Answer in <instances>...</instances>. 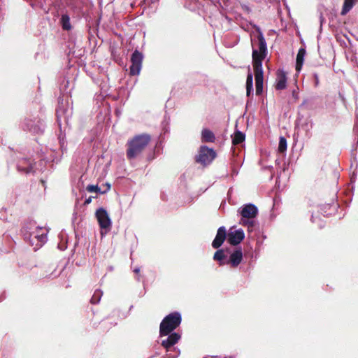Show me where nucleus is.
I'll return each instance as SVG.
<instances>
[{
	"label": "nucleus",
	"mask_w": 358,
	"mask_h": 358,
	"mask_svg": "<svg viewBox=\"0 0 358 358\" xmlns=\"http://www.w3.org/2000/svg\"><path fill=\"white\" fill-rule=\"evenodd\" d=\"M151 140V136L146 133L136 134L128 139L126 143L127 159L131 160L139 157L150 143Z\"/></svg>",
	"instance_id": "nucleus-1"
},
{
	"label": "nucleus",
	"mask_w": 358,
	"mask_h": 358,
	"mask_svg": "<svg viewBox=\"0 0 358 358\" xmlns=\"http://www.w3.org/2000/svg\"><path fill=\"white\" fill-rule=\"evenodd\" d=\"M181 321V315L178 312H173L166 315L160 323V336H165L171 334L180 326Z\"/></svg>",
	"instance_id": "nucleus-2"
},
{
	"label": "nucleus",
	"mask_w": 358,
	"mask_h": 358,
	"mask_svg": "<svg viewBox=\"0 0 358 358\" xmlns=\"http://www.w3.org/2000/svg\"><path fill=\"white\" fill-rule=\"evenodd\" d=\"M258 40V49L252 50V66H262V62L266 58L267 55V46L264 37L262 32L257 35Z\"/></svg>",
	"instance_id": "nucleus-3"
},
{
	"label": "nucleus",
	"mask_w": 358,
	"mask_h": 358,
	"mask_svg": "<svg viewBox=\"0 0 358 358\" xmlns=\"http://www.w3.org/2000/svg\"><path fill=\"white\" fill-rule=\"evenodd\" d=\"M240 214L242 216L240 223L243 226H248L249 228L252 227L254 222L249 220L255 218L257 215L258 209L254 204H245L242 207Z\"/></svg>",
	"instance_id": "nucleus-4"
},
{
	"label": "nucleus",
	"mask_w": 358,
	"mask_h": 358,
	"mask_svg": "<svg viewBox=\"0 0 358 358\" xmlns=\"http://www.w3.org/2000/svg\"><path fill=\"white\" fill-rule=\"evenodd\" d=\"M216 157V152L213 148L202 145L199 148V154L195 157V161L202 166H206L209 165Z\"/></svg>",
	"instance_id": "nucleus-5"
},
{
	"label": "nucleus",
	"mask_w": 358,
	"mask_h": 358,
	"mask_svg": "<svg viewBox=\"0 0 358 358\" xmlns=\"http://www.w3.org/2000/svg\"><path fill=\"white\" fill-rule=\"evenodd\" d=\"M95 215L98 221L99 225L101 229V235H103V230L104 233L106 234L108 231H110L112 224L110 218L109 217V215L106 210H105L103 208H100L96 210Z\"/></svg>",
	"instance_id": "nucleus-6"
},
{
	"label": "nucleus",
	"mask_w": 358,
	"mask_h": 358,
	"mask_svg": "<svg viewBox=\"0 0 358 358\" xmlns=\"http://www.w3.org/2000/svg\"><path fill=\"white\" fill-rule=\"evenodd\" d=\"M143 56L138 50H135L131 57V65L129 68V73L131 76H136L140 73Z\"/></svg>",
	"instance_id": "nucleus-7"
},
{
	"label": "nucleus",
	"mask_w": 358,
	"mask_h": 358,
	"mask_svg": "<svg viewBox=\"0 0 358 358\" xmlns=\"http://www.w3.org/2000/svg\"><path fill=\"white\" fill-rule=\"evenodd\" d=\"M256 94L261 95L263 92L264 72L262 66H253Z\"/></svg>",
	"instance_id": "nucleus-8"
},
{
	"label": "nucleus",
	"mask_w": 358,
	"mask_h": 358,
	"mask_svg": "<svg viewBox=\"0 0 358 358\" xmlns=\"http://www.w3.org/2000/svg\"><path fill=\"white\" fill-rule=\"evenodd\" d=\"M35 162L34 160L28 158H22L19 160L17 169L20 172L25 173H34Z\"/></svg>",
	"instance_id": "nucleus-9"
},
{
	"label": "nucleus",
	"mask_w": 358,
	"mask_h": 358,
	"mask_svg": "<svg viewBox=\"0 0 358 358\" xmlns=\"http://www.w3.org/2000/svg\"><path fill=\"white\" fill-rule=\"evenodd\" d=\"M227 238V231L224 227H220L217 231V234L212 243V247L215 249L219 248Z\"/></svg>",
	"instance_id": "nucleus-10"
},
{
	"label": "nucleus",
	"mask_w": 358,
	"mask_h": 358,
	"mask_svg": "<svg viewBox=\"0 0 358 358\" xmlns=\"http://www.w3.org/2000/svg\"><path fill=\"white\" fill-rule=\"evenodd\" d=\"M167 336L168 337L166 339L163 340L161 345L166 350V351H169L171 347L179 341L181 336L176 332L171 333Z\"/></svg>",
	"instance_id": "nucleus-11"
},
{
	"label": "nucleus",
	"mask_w": 358,
	"mask_h": 358,
	"mask_svg": "<svg viewBox=\"0 0 358 358\" xmlns=\"http://www.w3.org/2000/svg\"><path fill=\"white\" fill-rule=\"evenodd\" d=\"M245 238V234L243 230L239 229L234 231H231L228 234V242L232 245L239 244Z\"/></svg>",
	"instance_id": "nucleus-12"
},
{
	"label": "nucleus",
	"mask_w": 358,
	"mask_h": 358,
	"mask_svg": "<svg viewBox=\"0 0 358 358\" xmlns=\"http://www.w3.org/2000/svg\"><path fill=\"white\" fill-rule=\"evenodd\" d=\"M287 87L286 73L281 69H278L276 73V80L275 87L277 90H282Z\"/></svg>",
	"instance_id": "nucleus-13"
},
{
	"label": "nucleus",
	"mask_w": 358,
	"mask_h": 358,
	"mask_svg": "<svg viewBox=\"0 0 358 358\" xmlns=\"http://www.w3.org/2000/svg\"><path fill=\"white\" fill-rule=\"evenodd\" d=\"M242 259L243 252L241 250H236L231 254L229 259L226 264H230L233 268H236L241 264Z\"/></svg>",
	"instance_id": "nucleus-14"
},
{
	"label": "nucleus",
	"mask_w": 358,
	"mask_h": 358,
	"mask_svg": "<svg viewBox=\"0 0 358 358\" xmlns=\"http://www.w3.org/2000/svg\"><path fill=\"white\" fill-rule=\"evenodd\" d=\"M201 141L203 143H214L215 136L210 129H203L201 131Z\"/></svg>",
	"instance_id": "nucleus-15"
},
{
	"label": "nucleus",
	"mask_w": 358,
	"mask_h": 358,
	"mask_svg": "<svg viewBox=\"0 0 358 358\" xmlns=\"http://www.w3.org/2000/svg\"><path fill=\"white\" fill-rule=\"evenodd\" d=\"M306 55V50L304 48H300L296 55V71H300L304 60V57Z\"/></svg>",
	"instance_id": "nucleus-16"
},
{
	"label": "nucleus",
	"mask_w": 358,
	"mask_h": 358,
	"mask_svg": "<svg viewBox=\"0 0 358 358\" xmlns=\"http://www.w3.org/2000/svg\"><path fill=\"white\" fill-rule=\"evenodd\" d=\"M357 2L358 0H344L341 15H345Z\"/></svg>",
	"instance_id": "nucleus-17"
},
{
	"label": "nucleus",
	"mask_w": 358,
	"mask_h": 358,
	"mask_svg": "<svg viewBox=\"0 0 358 358\" xmlns=\"http://www.w3.org/2000/svg\"><path fill=\"white\" fill-rule=\"evenodd\" d=\"M253 90V76L251 72H248L246 79V95L250 96Z\"/></svg>",
	"instance_id": "nucleus-18"
},
{
	"label": "nucleus",
	"mask_w": 358,
	"mask_h": 358,
	"mask_svg": "<svg viewBox=\"0 0 358 358\" xmlns=\"http://www.w3.org/2000/svg\"><path fill=\"white\" fill-rule=\"evenodd\" d=\"M245 134L240 131H236L232 136V143L233 145H239L245 141Z\"/></svg>",
	"instance_id": "nucleus-19"
},
{
	"label": "nucleus",
	"mask_w": 358,
	"mask_h": 358,
	"mask_svg": "<svg viewBox=\"0 0 358 358\" xmlns=\"http://www.w3.org/2000/svg\"><path fill=\"white\" fill-rule=\"evenodd\" d=\"M60 22L64 30L69 31L71 29L70 17L68 15H62L60 19Z\"/></svg>",
	"instance_id": "nucleus-20"
},
{
	"label": "nucleus",
	"mask_w": 358,
	"mask_h": 358,
	"mask_svg": "<svg viewBox=\"0 0 358 358\" xmlns=\"http://www.w3.org/2000/svg\"><path fill=\"white\" fill-rule=\"evenodd\" d=\"M106 186H107V189L104 191H101L100 188L97 185H87L86 187V189L89 192H100L101 194H103L106 191L109 190L110 188V185L109 184L107 183Z\"/></svg>",
	"instance_id": "nucleus-21"
},
{
	"label": "nucleus",
	"mask_w": 358,
	"mask_h": 358,
	"mask_svg": "<svg viewBox=\"0 0 358 358\" xmlns=\"http://www.w3.org/2000/svg\"><path fill=\"white\" fill-rule=\"evenodd\" d=\"M226 258V255L223 250H217L213 256V259L220 262V265H223L224 263L222 262Z\"/></svg>",
	"instance_id": "nucleus-22"
},
{
	"label": "nucleus",
	"mask_w": 358,
	"mask_h": 358,
	"mask_svg": "<svg viewBox=\"0 0 358 358\" xmlns=\"http://www.w3.org/2000/svg\"><path fill=\"white\" fill-rule=\"evenodd\" d=\"M287 150V140L285 137L280 136L278 144V151L281 153L285 152Z\"/></svg>",
	"instance_id": "nucleus-23"
},
{
	"label": "nucleus",
	"mask_w": 358,
	"mask_h": 358,
	"mask_svg": "<svg viewBox=\"0 0 358 358\" xmlns=\"http://www.w3.org/2000/svg\"><path fill=\"white\" fill-rule=\"evenodd\" d=\"M101 296V292L100 290H96L90 299V302L92 304H96L99 302Z\"/></svg>",
	"instance_id": "nucleus-24"
},
{
	"label": "nucleus",
	"mask_w": 358,
	"mask_h": 358,
	"mask_svg": "<svg viewBox=\"0 0 358 358\" xmlns=\"http://www.w3.org/2000/svg\"><path fill=\"white\" fill-rule=\"evenodd\" d=\"M36 238H37L41 242H44L46 239V234H37Z\"/></svg>",
	"instance_id": "nucleus-25"
},
{
	"label": "nucleus",
	"mask_w": 358,
	"mask_h": 358,
	"mask_svg": "<svg viewBox=\"0 0 358 358\" xmlns=\"http://www.w3.org/2000/svg\"><path fill=\"white\" fill-rule=\"evenodd\" d=\"M314 79H315V85L317 86L319 85V78L317 73L314 74Z\"/></svg>",
	"instance_id": "nucleus-26"
},
{
	"label": "nucleus",
	"mask_w": 358,
	"mask_h": 358,
	"mask_svg": "<svg viewBox=\"0 0 358 358\" xmlns=\"http://www.w3.org/2000/svg\"><path fill=\"white\" fill-rule=\"evenodd\" d=\"M242 8L244 11H245L248 13L250 12V8L246 5L242 6Z\"/></svg>",
	"instance_id": "nucleus-27"
},
{
	"label": "nucleus",
	"mask_w": 358,
	"mask_h": 358,
	"mask_svg": "<svg viewBox=\"0 0 358 358\" xmlns=\"http://www.w3.org/2000/svg\"><path fill=\"white\" fill-rule=\"evenodd\" d=\"M91 201H92V197H91V196H90L88 199H87L85 201L84 204H85V205H88V204H90V203H91Z\"/></svg>",
	"instance_id": "nucleus-28"
},
{
	"label": "nucleus",
	"mask_w": 358,
	"mask_h": 358,
	"mask_svg": "<svg viewBox=\"0 0 358 358\" xmlns=\"http://www.w3.org/2000/svg\"><path fill=\"white\" fill-rule=\"evenodd\" d=\"M134 272L136 273H138L140 272V269L139 268H136V269H134Z\"/></svg>",
	"instance_id": "nucleus-29"
}]
</instances>
